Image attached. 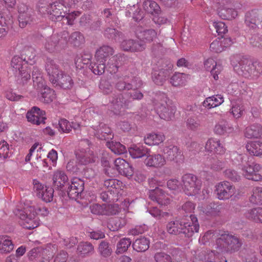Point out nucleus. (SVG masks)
Listing matches in <instances>:
<instances>
[{
	"instance_id": "obj_38",
	"label": "nucleus",
	"mask_w": 262,
	"mask_h": 262,
	"mask_svg": "<svg viewBox=\"0 0 262 262\" xmlns=\"http://www.w3.org/2000/svg\"><path fill=\"white\" fill-rule=\"evenodd\" d=\"M244 111V106L240 100H236L231 101L230 113L232 115L234 118L236 119L241 118L243 115Z\"/></svg>"
},
{
	"instance_id": "obj_49",
	"label": "nucleus",
	"mask_w": 262,
	"mask_h": 262,
	"mask_svg": "<svg viewBox=\"0 0 262 262\" xmlns=\"http://www.w3.org/2000/svg\"><path fill=\"white\" fill-rule=\"evenodd\" d=\"M143 7L145 11L151 14H158L160 11L159 6L154 1L147 0L143 3Z\"/></svg>"
},
{
	"instance_id": "obj_1",
	"label": "nucleus",
	"mask_w": 262,
	"mask_h": 262,
	"mask_svg": "<svg viewBox=\"0 0 262 262\" xmlns=\"http://www.w3.org/2000/svg\"><path fill=\"white\" fill-rule=\"evenodd\" d=\"M199 225L197 218L193 214L182 219L180 221H172L167 225V232L170 234H183L185 237H191L198 232Z\"/></svg>"
},
{
	"instance_id": "obj_25",
	"label": "nucleus",
	"mask_w": 262,
	"mask_h": 262,
	"mask_svg": "<svg viewBox=\"0 0 262 262\" xmlns=\"http://www.w3.org/2000/svg\"><path fill=\"white\" fill-rule=\"evenodd\" d=\"M121 47L124 51L140 52L145 49V44L141 41L125 39L121 42Z\"/></svg>"
},
{
	"instance_id": "obj_62",
	"label": "nucleus",
	"mask_w": 262,
	"mask_h": 262,
	"mask_svg": "<svg viewBox=\"0 0 262 262\" xmlns=\"http://www.w3.org/2000/svg\"><path fill=\"white\" fill-rule=\"evenodd\" d=\"M104 61H97L92 66V70L93 72L96 75H101L104 72V70L106 67Z\"/></svg>"
},
{
	"instance_id": "obj_57",
	"label": "nucleus",
	"mask_w": 262,
	"mask_h": 262,
	"mask_svg": "<svg viewBox=\"0 0 262 262\" xmlns=\"http://www.w3.org/2000/svg\"><path fill=\"white\" fill-rule=\"evenodd\" d=\"M98 251L101 256L106 257L111 255L112 250L109 243L103 241L99 245Z\"/></svg>"
},
{
	"instance_id": "obj_5",
	"label": "nucleus",
	"mask_w": 262,
	"mask_h": 262,
	"mask_svg": "<svg viewBox=\"0 0 262 262\" xmlns=\"http://www.w3.org/2000/svg\"><path fill=\"white\" fill-rule=\"evenodd\" d=\"M182 188L185 193L189 196H195L201 191L202 182L196 176L187 173L182 177Z\"/></svg>"
},
{
	"instance_id": "obj_18",
	"label": "nucleus",
	"mask_w": 262,
	"mask_h": 262,
	"mask_svg": "<svg viewBox=\"0 0 262 262\" xmlns=\"http://www.w3.org/2000/svg\"><path fill=\"white\" fill-rule=\"evenodd\" d=\"M53 185L58 190H63L66 185L69 184V179L63 170L57 169L54 171L52 177Z\"/></svg>"
},
{
	"instance_id": "obj_2",
	"label": "nucleus",
	"mask_w": 262,
	"mask_h": 262,
	"mask_svg": "<svg viewBox=\"0 0 262 262\" xmlns=\"http://www.w3.org/2000/svg\"><path fill=\"white\" fill-rule=\"evenodd\" d=\"M46 70L52 83L56 84L64 89H70L72 88L73 81L71 76L59 71L58 66L53 60L47 59Z\"/></svg>"
},
{
	"instance_id": "obj_30",
	"label": "nucleus",
	"mask_w": 262,
	"mask_h": 262,
	"mask_svg": "<svg viewBox=\"0 0 262 262\" xmlns=\"http://www.w3.org/2000/svg\"><path fill=\"white\" fill-rule=\"evenodd\" d=\"M214 132L219 135H228L234 132V127L230 123L222 120L215 125Z\"/></svg>"
},
{
	"instance_id": "obj_20",
	"label": "nucleus",
	"mask_w": 262,
	"mask_h": 262,
	"mask_svg": "<svg viewBox=\"0 0 262 262\" xmlns=\"http://www.w3.org/2000/svg\"><path fill=\"white\" fill-rule=\"evenodd\" d=\"M84 182L78 178H74L71 184L68 187L67 191L70 198L76 199L84 190Z\"/></svg>"
},
{
	"instance_id": "obj_45",
	"label": "nucleus",
	"mask_w": 262,
	"mask_h": 262,
	"mask_svg": "<svg viewBox=\"0 0 262 262\" xmlns=\"http://www.w3.org/2000/svg\"><path fill=\"white\" fill-rule=\"evenodd\" d=\"M162 152L166 156L167 158L170 160H175L181 153L179 148L177 146L173 145H170L164 147Z\"/></svg>"
},
{
	"instance_id": "obj_63",
	"label": "nucleus",
	"mask_w": 262,
	"mask_h": 262,
	"mask_svg": "<svg viewBox=\"0 0 262 262\" xmlns=\"http://www.w3.org/2000/svg\"><path fill=\"white\" fill-rule=\"evenodd\" d=\"M109 159V155L107 152H103L101 158V164L104 167L105 173L108 175L113 173V172H112V169H110Z\"/></svg>"
},
{
	"instance_id": "obj_26",
	"label": "nucleus",
	"mask_w": 262,
	"mask_h": 262,
	"mask_svg": "<svg viewBox=\"0 0 262 262\" xmlns=\"http://www.w3.org/2000/svg\"><path fill=\"white\" fill-rule=\"evenodd\" d=\"M144 164L148 167L160 168L166 164V160L159 154L148 155L144 160Z\"/></svg>"
},
{
	"instance_id": "obj_28",
	"label": "nucleus",
	"mask_w": 262,
	"mask_h": 262,
	"mask_svg": "<svg viewBox=\"0 0 262 262\" xmlns=\"http://www.w3.org/2000/svg\"><path fill=\"white\" fill-rule=\"evenodd\" d=\"M127 105V101L122 94H119L113 97L111 101L112 111L115 114H119L121 109H124Z\"/></svg>"
},
{
	"instance_id": "obj_11",
	"label": "nucleus",
	"mask_w": 262,
	"mask_h": 262,
	"mask_svg": "<svg viewBox=\"0 0 262 262\" xmlns=\"http://www.w3.org/2000/svg\"><path fill=\"white\" fill-rule=\"evenodd\" d=\"M18 13V21L21 28L25 27L27 25L30 24L33 21V10L26 4L19 3L17 6Z\"/></svg>"
},
{
	"instance_id": "obj_52",
	"label": "nucleus",
	"mask_w": 262,
	"mask_h": 262,
	"mask_svg": "<svg viewBox=\"0 0 262 262\" xmlns=\"http://www.w3.org/2000/svg\"><path fill=\"white\" fill-rule=\"evenodd\" d=\"M245 22L250 28L255 29L259 24V20L257 18L255 13L252 12L246 14Z\"/></svg>"
},
{
	"instance_id": "obj_48",
	"label": "nucleus",
	"mask_w": 262,
	"mask_h": 262,
	"mask_svg": "<svg viewBox=\"0 0 262 262\" xmlns=\"http://www.w3.org/2000/svg\"><path fill=\"white\" fill-rule=\"evenodd\" d=\"M106 145L114 154L117 155H121L126 152L125 146L117 142H107Z\"/></svg>"
},
{
	"instance_id": "obj_21",
	"label": "nucleus",
	"mask_w": 262,
	"mask_h": 262,
	"mask_svg": "<svg viewBox=\"0 0 262 262\" xmlns=\"http://www.w3.org/2000/svg\"><path fill=\"white\" fill-rule=\"evenodd\" d=\"M94 134L101 140L112 139L113 135L111 128L103 123H99L98 125H93Z\"/></svg>"
},
{
	"instance_id": "obj_31",
	"label": "nucleus",
	"mask_w": 262,
	"mask_h": 262,
	"mask_svg": "<svg viewBox=\"0 0 262 262\" xmlns=\"http://www.w3.org/2000/svg\"><path fill=\"white\" fill-rule=\"evenodd\" d=\"M231 43L232 41L230 38L216 39L210 44V49L211 51L216 53L221 52Z\"/></svg>"
},
{
	"instance_id": "obj_24",
	"label": "nucleus",
	"mask_w": 262,
	"mask_h": 262,
	"mask_svg": "<svg viewBox=\"0 0 262 262\" xmlns=\"http://www.w3.org/2000/svg\"><path fill=\"white\" fill-rule=\"evenodd\" d=\"M205 69L210 71L211 75L215 80L219 79V74L223 70L222 65L217 63L213 58H209L204 62Z\"/></svg>"
},
{
	"instance_id": "obj_34",
	"label": "nucleus",
	"mask_w": 262,
	"mask_h": 262,
	"mask_svg": "<svg viewBox=\"0 0 262 262\" xmlns=\"http://www.w3.org/2000/svg\"><path fill=\"white\" fill-rule=\"evenodd\" d=\"M144 140L145 143L148 145H157L164 141L165 136L162 133H152L147 134Z\"/></svg>"
},
{
	"instance_id": "obj_59",
	"label": "nucleus",
	"mask_w": 262,
	"mask_h": 262,
	"mask_svg": "<svg viewBox=\"0 0 262 262\" xmlns=\"http://www.w3.org/2000/svg\"><path fill=\"white\" fill-rule=\"evenodd\" d=\"M221 207L214 203H211L204 208L203 212L208 215H216L220 212Z\"/></svg>"
},
{
	"instance_id": "obj_55",
	"label": "nucleus",
	"mask_w": 262,
	"mask_h": 262,
	"mask_svg": "<svg viewBox=\"0 0 262 262\" xmlns=\"http://www.w3.org/2000/svg\"><path fill=\"white\" fill-rule=\"evenodd\" d=\"M126 224V220L124 218H116L110 221L108 227L112 231H116L123 227Z\"/></svg>"
},
{
	"instance_id": "obj_58",
	"label": "nucleus",
	"mask_w": 262,
	"mask_h": 262,
	"mask_svg": "<svg viewBox=\"0 0 262 262\" xmlns=\"http://www.w3.org/2000/svg\"><path fill=\"white\" fill-rule=\"evenodd\" d=\"M249 71L250 78H257L262 73V64L257 62L252 63Z\"/></svg>"
},
{
	"instance_id": "obj_22",
	"label": "nucleus",
	"mask_w": 262,
	"mask_h": 262,
	"mask_svg": "<svg viewBox=\"0 0 262 262\" xmlns=\"http://www.w3.org/2000/svg\"><path fill=\"white\" fill-rule=\"evenodd\" d=\"M232 66H233L234 71L239 75H241L246 78H250L249 70L252 62L247 59H241L237 64H235L233 61L231 60Z\"/></svg>"
},
{
	"instance_id": "obj_39",
	"label": "nucleus",
	"mask_w": 262,
	"mask_h": 262,
	"mask_svg": "<svg viewBox=\"0 0 262 262\" xmlns=\"http://www.w3.org/2000/svg\"><path fill=\"white\" fill-rule=\"evenodd\" d=\"M188 79V76L182 73H176L170 78V83L176 87L185 85Z\"/></svg>"
},
{
	"instance_id": "obj_50",
	"label": "nucleus",
	"mask_w": 262,
	"mask_h": 262,
	"mask_svg": "<svg viewBox=\"0 0 262 262\" xmlns=\"http://www.w3.org/2000/svg\"><path fill=\"white\" fill-rule=\"evenodd\" d=\"M156 36L157 33L153 29L144 30L138 34V37L140 39L146 42L152 41Z\"/></svg>"
},
{
	"instance_id": "obj_35",
	"label": "nucleus",
	"mask_w": 262,
	"mask_h": 262,
	"mask_svg": "<svg viewBox=\"0 0 262 262\" xmlns=\"http://www.w3.org/2000/svg\"><path fill=\"white\" fill-rule=\"evenodd\" d=\"M246 147L250 155L256 157L262 156V142L260 141H250Z\"/></svg>"
},
{
	"instance_id": "obj_53",
	"label": "nucleus",
	"mask_w": 262,
	"mask_h": 262,
	"mask_svg": "<svg viewBox=\"0 0 262 262\" xmlns=\"http://www.w3.org/2000/svg\"><path fill=\"white\" fill-rule=\"evenodd\" d=\"M84 38L83 35L79 32H75L73 33L71 36L67 37V42H69L74 46H78L80 44L83 43Z\"/></svg>"
},
{
	"instance_id": "obj_33",
	"label": "nucleus",
	"mask_w": 262,
	"mask_h": 262,
	"mask_svg": "<svg viewBox=\"0 0 262 262\" xmlns=\"http://www.w3.org/2000/svg\"><path fill=\"white\" fill-rule=\"evenodd\" d=\"M14 249L11 238L6 235H0V253L8 254Z\"/></svg>"
},
{
	"instance_id": "obj_54",
	"label": "nucleus",
	"mask_w": 262,
	"mask_h": 262,
	"mask_svg": "<svg viewBox=\"0 0 262 262\" xmlns=\"http://www.w3.org/2000/svg\"><path fill=\"white\" fill-rule=\"evenodd\" d=\"M132 243L131 240L128 238L121 239L117 244L116 253L121 254L126 252Z\"/></svg>"
},
{
	"instance_id": "obj_43",
	"label": "nucleus",
	"mask_w": 262,
	"mask_h": 262,
	"mask_svg": "<svg viewBox=\"0 0 262 262\" xmlns=\"http://www.w3.org/2000/svg\"><path fill=\"white\" fill-rule=\"evenodd\" d=\"M167 70H160L154 71L152 73L153 81L157 85H163L168 75Z\"/></svg>"
},
{
	"instance_id": "obj_9",
	"label": "nucleus",
	"mask_w": 262,
	"mask_h": 262,
	"mask_svg": "<svg viewBox=\"0 0 262 262\" xmlns=\"http://www.w3.org/2000/svg\"><path fill=\"white\" fill-rule=\"evenodd\" d=\"M68 8L63 0H58L49 5L46 11L53 20H60L65 16Z\"/></svg>"
},
{
	"instance_id": "obj_29",
	"label": "nucleus",
	"mask_w": 262,
	"mask_h": 262,
	"mask_svg": "<svg viewBox=\"0 0 262 262\" xmlns=\"http://www.w3.org/2000/svg\"><path fill=\"white\" fill-rule=\"evenodd\" d=\"M205 149L207 151L213 152L217 154H222L225 152V148L220 142V141L216 138H210L206 143Z\"/></svg>"
},
{
	"instance_id": "obj_4",
	"label": "nucleus",
	"mask_w": 262,
	"mask_h": 262,
	"mask_svg": "<svg viewBox=\"0 0 262 262\" xmlns=\"http://www.w3.org/2000/svg\"><path fill=\"white\" fill-rule=\"evenodd\" d=\"M14 213L19 219V224L24 228L31 229L39 226L38 218L34 213V208L32 206H27L24 210L17 209Z\"/></svg>"
},
{
	"instance_id": "obj_16",
	"label": "nucleus",
	"mask_w": 262,
	"mask_h": 262,
	"mask_svg": "<svg viewBox=\"0 0 262 262\" xmlns=\"http://www.w3.org/2000/svg\"><path fill=\"white\" fill-rule=\"evenodd\" d=\"M90 209L92 213L97 215H112L118 212V207L117 205H100L95 204L90 206Z\"/></svg>"
},
{
	"instance_id": "obj_61",
	"label": "nucleus",
	"mask_w": 262,
	"mask_h": 262,
	"mask_svg": "<svg viewBox=\"0 0 262 262\" xmlns=\"http://www.w3.org/2000/svg\"><path fill=\"white\" fill-rule=\"evenodd\" d=\"M186 125L191 130H197L201 126V121L197 117H191L187 119Z\"/></svg>"
},
{
	"instance_id": "obj_42",
	"label": "nucleus",
	"mask_w": 262,
	"mask_h": 262,
	"mask_svg": "<svg viewBox=\"0 0 262 262\" xmlns=\"http://www.w3.org/2000/svg\"><path fill=\"white\" fill-rule=\"evenodd\" d=\"M113 53V49L107 46H104L100 48L96 52L95 55L96 60L97 61H106V59L110 55Z\"/></svg>"
},
{
	"instance_id": "obj_19",
	"label": "nucleus",
	"mask_w": 262,
	"mask_h": 262,
	"mask_svg": "<svg viewBox=\"0 0 262 262\" xmlns=\"http://www.w3.org/2000/svg\"><path fill=\"white\" fill-rule=\"evenodd\" d=\"M149 196L151 200L156 201L161 206H166L170 203V197L168 194L165 193L159 187L149 191Z\"/></svg>"
},
{
	"instance_id": "obj_6",
	"label": "nucleus",
	"mask_w": 262,
	"mask_h": 262,
	"mask_svg": "<svg viewBox=\"0 0 262 262\" xmlns=\"http://www.w3.org/2000/svg\"><path fill=\"white\" fill-rule=\"evenodd\" d=\"M167 97L164 93L157 96L155 108L159 117L165 120H170L174 117L176 108L167 103Z\"/></svg>"
},
{
	"instance_id": "obj_10",
	"label": "nucleus",
	"mask_w": 262,
	"mask_h": 262,
	"mask_svg": "<svg viewBox=\"0 0 262 262\" xmlns=\"http://www.w3.org/2000/svg\"><path fill=\"white\" fill-rule=\"evenodd\" d=\"M68 32L63 31L59 34H53L46 40L45 46L49 51H53L58 46L62 47L67 43Z\"/></svg>"
},
{
	"instance_id": "obj_47",
	"label": "nucleus",
	"mask_w": 262,
	"mask_h": 262,
	"mask_svg": "<svg viewBox=\"0 0 262 262\" xmlns=\"http://www.w3.org/2000/svg\"><path fill=\"white\" fill-rule=\"evenodd\" d=\"M128 151L130 155L134 159L141 158L146 156L148 152V149L142 146H134V147H130Z\"/></svg>"
},
{
	"instance_id": "obj_36",
	"label": "nucleus",
	"mask_w": 262,
	"mask_h": 262,
	"mask_svg": "<svg viewBox=\"0 0 262 262\" xmlns=\"http://www.w3.org/2000/svg\"><path fill=\"white\" fill-rule=\"evenodd\" d=\"M93 16L88 14H84L79 19V25L82 27H90L92 29H96L101 24V21L97 20L96 21L92 22L93 20Z\"/></svg>"
},
{
	"instance_id": "obj_15",
	"label": "nucleus",
	"mask_w": 262,
	"mask_h": 262,
	"mask_svg": "<svg viewBox=\"0 0 262 262\" xmlns=\"http://www.w3.org/2000/svg\"><path fill=\"white\" fill-rule=\"evenodd\" d=\"M33 189L37 196L46 202H50L52 201L54 194V189L50 187H44L42 184L38 181L34 180Z\"/></svg>"
},
{
	"instance_id": "obj_56",
	"label": "nucleus",
	"mask_w": 262,
	"mask_h": 262,
	"mask_svg": "<svg viewBox=\"0 0 262 262\" xmlns=\"http://www.w3.org/2000/svg\"><path fill=\"white\" fill-rule=\"evenodd\" d=\"M68 12V11H67ZM81 12L78 11H74L71 12H66L64 17L61 20L63 23L68 25L72 26L74 24L75 19L80 16Z\"/></svg>"
},
{
	"instance_id": "obj_51",
	"label": "nucleus",
	"mask_w": 262,
	"mask_h": 262,
	"mask_svg": "<svg viewBox=\"0 0 262 262\" xmlns=\"http://www.w3.org/2000/svg\"><path fill=\"white\" fill-rule=\"evenodd\" d=\"M94 247L89 242L80 243L77 247L78 253L82 255H86L94 252Z\"/></svg>"
},
{
	"instance_id": "obj_40",
	"label": "nucleus",
	"mask_w": 262,
	"mask_h": 262,
	"mask_svg": "<svg viewBox=\"0 0 262 262\" xmlns=\"http://www.w3.org/2000/svg\"><path fill=\"white\" fill-rule=\"evenodd\" d=\"M104 186L111 193H118L122 186V183L115 179H108L104 181Z\"/></svg>"
},
{
	"instance_id": "obj_12",
	"label": "nucleus",
	"mask_w": 262,
	"mask_h": 262,
	"mask_svg": "<svg viewBox=\"0 0 262 262\" xmlns=\"http://www.w3.org/2000/svg\"><path fill=\"white\" fill-rule=\"evenodd\" d=\"M243 175L247 179L254 181H262V175L259 172L262 169V165L253 163L251 165L242 166Z\"/></svg>"
},
{
	"instance_id": "obj_7",
	"label": "nucleus",
	"mask_w": 262,
	"mask_h": 262,
	"mask_svg": "<svg viewBox=\"0 0 262 262\" xmlns=\"http://www.w3.org/2000/svg\"><path fill=\"white\" fill-rule=\"evenodd\" d=\"M241 245L238 238L232 235L225 234L216 239L215 248L221 252H232L238 250Z\"/></svg>"
},
{
	"instance_id": "obj_27",
	"label": "nucleus",
	"mask_w": 262,
	"mask_h": 262,
	"mask_svg": "<svg viewBox=\"0 0 262 262\" xmlns=\"http://www.w3.org/2000/svg\"><path fill=\"white\" fill-rule=\"evenodd\" d=\"M244 136L248 139L262 138V126L258 123L248 126L244 130Z\"/></svg>"
},
{
	"instance_id": "obj_3",
	"label": "nucleus",
	"mask_w": 262,
	"mask_h": 262,
	"mask_svg": "<svg viewBox=\"0 0 262 262\" xmlns=\"http://www.w3.org/2000/svg\"><path fill=\"white\" fill-rule=\"evenodd\" d=\"M11 67L16 77L18 84L25 85L30 81V69H28V64L26 59H23L19 56H14L11 60Z\"/></svg>"
},
{
	"instance_id": "obj_23",
	"label": "nucleus",
	"mask_w": 262,
	"mask_h": 262,
	"mask_svg": "<svg viewBox=\"0 0 262 262\" xmlns=\"http://www.w3.org/2000/svg\"><path fill=\"white\" fill-rule=\"evenodd\" d=\"M114 166L118 172L126 177H131L134 173L133 168L125 160L117 158L114 161Z\"/></svg>"
},
{
	"instance_id": "obj_60",
	"label": "nucleus",
	"mask_w": 262,
	"mask_h": 262,
	"mask_svg": "<svg viewBox=\"0 0 262 262\" xmlns=\"http://www.w3.org/2000/svg\"><path fill=\"white\" fill-rule=\"evenodd\" d=\"M261 187L254 188L249 198L250 201L253 204H261Z\"/></svg>"
},
{
	"instance_id": "obj_13",
	"label": "nucleus",
	"mask_w": 262,
	"mask_h": 262,
	"mask_svg": "<svg viewBox=\"0 0 262 262\" xmlns=\"http://www.w3.org/2000/svg\"><path fill=\"white\" fill-rule=\"evenodd\" d=\"M235 191L234 187L227 181L221 182L215 186V192L220 200H228L234 194Z\"/></svg>"
},
{
	"instance_id": "obj_32",
	"label": "nucleus",
	"mask_w": 262,
	"mask_h": 262,
	"mask_svg": "<svg viewBox=\"0 0 262 262\" xmlns=\"http://www.w3.org/2000/svg\"><path fill=\"white\" fill-rule=\"evenodd\" d=\"M80 127V124L75 122H70L65 119L59 120L57 127L58 131L61 133H69L73 128L77 130Z\"/></svg>"
},
{
	"instance_id": "obj_17",
	"label": "nucleus",
	"mask_w": 262,
	"mask_h": 262,
	"mask_svg": "<svg viewBox=\"0 0 262 262\" xmlns=\"http://www.w3.org/2000/svg\"><path fill=\"white\" fill-rule=\"evenodd\" d=\"M26 118L29 122L36 125L45 123L46 119L45 112L36 106L33 107L27 112Z\"/></svg>"
},
{
	"instance_id": "obj_44",
	"label": "nucleus",
	"mask_w": 262,
	"mask_h": 262,
	"mask_svg": "<svg viewBox=\"0 0 262 262\" xmlns=\"http://www.w3.org/2000/svg\"><path fill=\"white\" fill-rule=\"evenodd\" d=\"M76 157L78 162L82 165H86L95 161V158L90 151H80L79 152L76 153Z\"/></svg>"
},
{
	"instance_id": "obj_8",
	"label": "nucleus",
	"mask_w": 262,
	"mask_h": 262,
	"mask_svg": "<svg viewBox=\"0 0 262 262\" xmlns=\"http://www.w3.org/2000/svg\"><path fill=\"white\" fill-rule=\"evenodd\" d=\"M213 7L216 9L219 17L223 19L232 20L238 15L237 10L228 0H214Z\"/></svg>"
},
{
	"instance_id": "obj_64",
	"label": "nucleus",
	"mask_w": 262,
	"mask_h": 262,
	"mask_svg": "<svg viewBox=\"0 0 262 262\" xmlns=\"http://www.w3.org/2000/svg\"><path fill=\"white\" fill-rule=\"evenodd\" d=\"M9 146L7 142L4 140L0 142V158H7L9 157Z\"/></svg>"
},
{
	"instance_id": "obj_14",
	"label": "nucleus",
	"mask_w": 262,
	"mask_h": 262,
	"mask_svg": "<svg viewBox=\"0 0 262 262\" xmlns=\"http://www.w3.org/2000/svg\"><path fill=\"white\" fill-rule=\"evenodd\" d=\"M37 80L39 81H37L39 83L38 88L36 89L38 93H40V100L46 103L51 102L56 98L55 92L46 85L44 79L39 77Z\"/></svg>"
},
{
	"instance_id": "obj_41",
	"label": "nucleus",
	"mask_w": 262,
	"mask_h": 262,
	"mask_svg": "<svg viewBox=\"0 0 262 262\" xmlns=\"http://www.w3.org/2000/svg\"><path fill=\"white\" fill-rule=\"evenodd\" d=\"M245 216L246 218L256 223H262V208L257 207L250 209L245 212Z\"/></svg>"
},
{
	"instance_id": "obj_46",
	"label": "nucleus",
	"mask_w": 262,
	"mask_h": 262,
	"mask_svg": "<svg viewBox=\"0 0 262 262\" xmlns=\"http://www.w3.org/2000/svg\"><path fill=\"white\" fill-rule=\"evenodd\" d=\"M149 241L145 237L137 239L133 244L134 249L137 252H144L149 248Z\"/></svg>"
},
{
	"instance_id": "obj_37",
	"label": "nucleus",
	"mask_w": 262,
	"mask_h": 262,
	"mask_svg": "<svg viewBox=\"0 0 262 262\" xmlns=\"http://www.w3.org/2000/svg\"><path fill=\"white\" fill-rule=\"evenodd\" d=\"M224 101V97L221 95H216L206 98L203 102V106L210 109L220 105Z\"/></svg>"
}]
</instances>
